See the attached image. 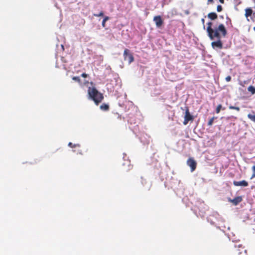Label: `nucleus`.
Returning <instances> with one entry per match:
<instances>
[{"mask_svg": "<svg viewBox=\"0 0 255 255\" xmlns=\"http://www.w3.org/2000/svg\"><path fill=\"white\" fill-rule=\"evenodd\" d=\"M89 98L94 101L97 105L103 99V95L95 88L89 87L88 90Z\"/></svg>", "mask_w": 255, "mask_h": 255, "instance_id": "obj_1", "label": "nucleus"}, {"mask_svg": "<svg viewBox=\"0 0 255 255\" xmlns=\"http://www.w3.org/2000/svg\"><path fill=\"white\" fill-rule=\"evenodd\" d=\"M227 33L226 29L223 24H220L218 27L214 29L212 32V39L215 38H221L222 36L225 37Z\"/></svg>", "mask_w": 255, "mask_h": 255, "instance_id": "obj_2", "label": "nucleus"}, {"mask_svg": "<svg viewBox=\"0 0 255 255\" xmlns=\"http://www.w3.org/2000/svg\"><path fill=\"white\" fill-rule=\"evenodd\" d=\"M207 221L211 225H214L217 228H219V226L224 222V220L217 213H214L212 215L208 217Z\"/></svg>", "mask_w": 255, "mask_h": 255, "instance_id": "obj_3", "label": "nucleus"}, {"mask_svg": "<svg viewBox=\"0 0 255 255\" xmlns=\"http://www.w3.org/2000/svg\"><path fill=\"white\" fill-rule=\"evenodd\" d=\"M124 56L125 60L128 61V63H131L133 61V57L130 53L129 50L126 49L124 50Z\"/></svg>", "mask_w": 255, "mask_h": 255, "instance_id": "obj_4", "label": "nucleus"}, {"mask_svg": "<svg viewBox=\"0 0 255 255\" xmlns=\"http://www.w3.org/2000/svg\"><path fill=\"white\" fill-rule=\"evenodd\" d=\"M187 164L190 167L191 171L193 172L196 168V162L192 158H190L187 161Z\"/></svg>", "mask_w": 255, "mask_h": 255, "instance_id": "obj_5", "label": "nucleus"}, {"mask_svg": "<svg viewBox=\"0 0 255 255\" xmlns=\"http://www.w3.org/2000/svg\"><path fill=\"white\" fill-rule=\"evenodd\" d=\"M193 120V116L190 114L189 110L187 109L185 112L184 121L183 122L184 125H186L188 124V122H189L190 121H192Z\"/></svg>", "mask_w": 255, "mask_h": 255, "instance_id": "obj_6", "label": "nucleus"}, {"mask_svg": "<svg viewBox=\"0 0 255 255\" xmlns=\"http://www.w3.org/2000/svg\"><path fill=\"white\" fill-rule=\"evenodd\" d=\"M212 47L214 49L219 48L222 49L223 48V43L221 40V38H217L216 41H213L211 43Z\"/></svg>", "mask_w": 255, "mask_h": 255, "instance_id": "obj_7", "label": "nucleus"}, {"mask_svg": "<svg viewBox=\"0 0 255 255\" xmlns=\"http://www.w3.org/2000/svg\"><path fill=\"white\" fill-rule=\"evenodd\" d=\"M153 21L155 23L157 27H160L163 24V21L160 16H155L153 18Z\"/></svg>", "mask_w": 255, "mask_h": 255, "instance_id": "obj_8", "label": "nucleus"}, {"mask_svg": "<svg viewBox=\"0 0 255 255\" xmlns=\"http://www.w3.org/2000/svg\"><path fill=\"white\" fill-rule=\"evenodd\" d=\"M207 209L208 207L206 206L204 203H201L200 206L199 207L200 216H201V217H203L205 211L207 210Z\"/></svg>", "mask_w": 255, "mask_h": 255, "instance_id": "obj_9", "label": "nucleus"}, {"mask_svg": "<svg viewBox=\"0 0 255 255\" xmlns=\"http://www.w3.org/2000/svg\"><path fill=\"white\" fill-rule=\"evenodd\" d=\"M207 25H208V26L207 28V32L208 33V35L210 39H212V32L214 29V28H212V22H208Z\"/></svg>", "mask_w": 255, "mask_h": 255, "instance_id": "obj_10", "label": "nucleus"}, {"mask_svg": "<svg viewBox=\"0 0 255 255\" xmlns=\"http://www.w3.org/2000/svg\"><path fill=\"white\" fill-rule=\"evenodd\" d=\"M233 184L236 186L247 187L248 186V183L245 180L240 181H234Z\"/></svg>", "mask_w": 255, "mask_h": 255, "instance_id": "obj_11", "label": "nucleus"}, {"mask_svg": "<svg viewBox=\"0 0 255 255\" xmlns=\"http://www.w3.org/2000/svg\"><path fill=\"white\" fill-rule=\"evenodd\" d=\"M242 200V198L240 196H238L233 199H230L229 201L232 203L234 205H237L240 203Z\"/></svg>", "mask_w": 255, "mask_h": 255, "instance_id": "obj_12", "label": "nucleus"}, {"mask_svg": "<svg viewBox=\"0 0 255 255\" xmlns=\"http://www.w3.org/2000/svg\"><path fill=\"white\" fill-rule=\"evenodd\" d=\"M253 11L251 8H247L246 9L245 16L247 18H248L249 16H250L252 15H253ZM247 19L248 21L249 20V19L248 18H247Z\"/></svg>", "mask_w": 255, "mask_h": 255, "instance_id": "obj_13", "label": "nucleus"}, {"mask_svg": "<svg viewBox=\"0 0 255 255\" xmlns=\"http://www.w3.org/2000/svg\"><path fill=\"white\" fill-rule=\"evenodd\" d=\"M208 17L211 20H215L217 18V14L215 12H210L208 14Z\"/></svg>", "mask_w": 255, "mask_h": 255, "instance_id": "obj_14", "label": "nucleus"}, {"mask_svg": "<svg viewBox=\"0 0 255 255\" xmlns=\"http://www.w3.org/2000/svg\"><path fill=\"white\" fill-rule=\"evenodd\" d=\"M100 108L103 111H107L109 109V106L108 104H103L100 106Z\"/></svg>", "mask_w": 255, "mask_h": 255, "instance_id": "obj_15", "label": "nucleus"}, {"mask_svg": "<svg viewBox=\"0 0 255 255\" xmlns=\"http://www.w3.org/2000/svg\"><path fill=\"white\" fill-rule=\"evenodd\" d=\"M248 90L252 94L254 95L255 94V87L253 86H250L248 88Z\"/></svg>", "mask_w": 255, "mask_h": 255, "instance_id": "obj_16", "label": "nucleus"}, {"mask_svg": "<svg viewBox=\"0 0 255 255\" xmlns=\"http://www.w3.org/2000/svg\"><path fill=\"white\" fill-rule=\"evenodd\" d=\"M110 19V17L109 16H106L104 18L102 22V25L103 27H105V23L107 21Z\"/></svg>", "mask_w": 255, "mask_h": 255, "instance_id": "obj_17", "label": "nucleus"}, {"mask_svg": "<svg viewBox=\"0 0 255 255\" xmlns=\"http://www.w3.org/2000/svg\"><path fill=\"white\" fill-rule=\"evenodd\" d=\"M68 145V146H69V147H70L71 148H74V147H80V145L79 144H73L71 142H69Z\"/></svg>", "mask_w": 255, "mask_h": 255, "instance_id": "obj_18", "label": "nucleus"}, {"mask_svg": "<svg viewBox=\"0 0 255 255\" xmlns=\"http://www.w3.org/2000/svg\"><path fill=\"white\" fill-rule=\"evenodd\" d=\"M248 117L251 121L255 122V115H252V114H249L248 115Z\"/></svg>", "mask_w": 255, "mask_h": 255, "instance_id": "obj_19", "label": "nucleus"}, {"mask_svg": "<svg viewBox=\"0 0 255 255\" xmlns=\"http://www.w3.org/2000/svg\"><path fill=\"white\" fill-rule=\"evenodd\" d=\"M72 80L78 82L80 85L81 84V79L79 77L74 76L72 77Z\"/></svg>", "mask_w": 255, "mask_h": 255, "instance_id": "obj_20", "label": "nucleus"}, {"mask_svg": "<svg viewBox=\"0 0 255 255\" xmlns=\"http://www.w3.org/2000/svg\"><path fill=\"white\" fill-rule=\"evenodd\" d=\"M229 108L231 110H237V111H239L240 109L239 107H235V106H230Z\"/></svg>", "mask_w": 255, "mask_h": 255, "instance_id": "obj_21", "label": "nucleus"}, {"mask_svg": "<svg viewBox=\"0 0 255 255\" xmlns=\"http://www.w3.org/2000/svg\"><path fill=\"white\" fill-rule=\"evenodd\" d=\"M222 108V106L221 104L218 105L217 107L216 108V113H217V114L219 113Z\"/></svg>", "mask_w": 255, "mask_h": 255, "instance_id": "obj_22", "label": "nucleus"}, {"mask_svg": "<svg viewBox=\"0 0 255 255\" xmlns=\"http://www.w3.org/2000/svg\"><path fill=\"white\" fill-rule=\"evenodd\" d=\"M215 119V117H213L208 122V125L209 126H211L213 124V121Z\"/></svg>", "mask_w": 255, "mask_h": 255, "instance_id": "obj_23", "label": "nucleus"}, {"mask_svg": "<svg viewBox=\"0 0 255 255\" xmlns=\"http://www.w3.org/2000/svg\"><path fill=\"white\" fill-rule=\"evenodd\" d=\"M94 15L96 17L102 16L104 15V12L101 11L99 13H94Z\"/></svg>", "mask_w": 255, "mask_h": 255, "instance_id": "obj_24", "label": "nucleus"}, {"mask_svg": "<svg viewBox=\"0 0 255 255\" xmlns=\"http://www.w3.org/2000/svg\"><path fill=\"white\" fill-rule=\"evenodd\" d=\"M217 10L218 12H220L222 10V7L221 5H218L217 7Z\"/></svg>", "mask_w": 255, "mask_h": 255, "instance_id": "obj_25", "label": "nucleus"}, {"mask_svg": "<svg viewBox=\"0 0 255 255\" xmlns=\"http://www.w3.org/2000/svg\"><path fill=\"white\" fill-rule=\"evenodd\" d=\"M253 174L252 176V178L255 177V165L253 166Z\"/></svg>", "mask_w": 255, "mask_h": 255, "instance_id": "obj_26", "label": "nucleus"}, {"mask_svg": "<svg viewBox=\"0 0 255 255\" xmlns=\"http://www.w3.org/2000/svg\"><path fill=\"white\" fill-rule=\"evenodd\" d=\"M238 255H246V251L244 250V253L239 252Z\"/></svg>", "mask_w": 255, "mask_h": 255, "instance_id": "obj_27", "label": "nucleus"}, {"mask_svg": "<svg viewBox=\"0 0 255 255\" xmlns=\"http://www.w3.org/2000/svg\"><path fill=\"white\" fill-rule=\"evenodd\" d=\"M231 77L230 76H228L227 77H226V80L227 82H229L231 81Z\"/></svg>", "mask_w": 255, "mask_h": 255, "instance_id": "obj_28", "label": "nucleus"}, {"mask_svg": "<svg viewBox=\"0 0 255 255\" xmlns=\"http://www.w3.org/2000/svg\"><path fill=\"white\" fill-rule=\"evenodd\" d=\"M87 76H88V75H87V74H86V73H83V74H82V75H81V76H82V77L84 78H86V77H87Z\"/></svg>", "mask_w": 255, "mask_h": 255, "instance_id": "obj_29", "label": "nucleus"}, {"mask_svg": "<svg viewBox=\"0 0 255 255\" xmlns=\"http://www.w3.org/2000/svg\"><path fill=\"white\" fill-rule=\"evenodd\" d=\"M253 18H255L254 19H253V20L255 21V11L253 12Z\"/></svg>", "mask_w": 255, "mask_h": 255, "instance_id": "obj_30", "label": "nucleus"}, {"mask_svg": "<svg viewBox=\"0 0 255 255\" xmlns=\"http://www.w3.org/2000/svg\"><path fill=\"white\" fill-rule=\"evenodd\" d=\"M214 2L213 0H208V3H212Z\"/></svg>", "mask_w": 255, "mask_h": 255, "instance_id": "obj_31", "label": "nucleus"}, {"mask_svg": "<svg viewBox=\"0 0 255 255\" xmlns=\"http://www.w3.org/2000/svg\"><path fill=\"white\" fill-rule=\"evenodd\" d=\"M219 1L222 3H223L224 2V0H219Z\"/></svg>", "mask_w": 255, "mask_h": 255, "instance_id": "obj_32", "label": "nucleus"}, {"mask_svg": "<svg viewBox=\"0 0 255 255\" xmlns=\"http://www.w3.org/2000/svg\"><path fill=\"white\" fill-rule=\"evenodd\" d=\"M201 20H202V22L204 23V21H205L204 19V18H202Z\"/></svg>", "mask_w": 255, "mask_h": 255, "instance_id": "obj_33", "label": "nucleus"}, {"mask_svg": "<svg viewBox=\"0 0 255 255\" xmlns=\"http://www.w3.org/2000/svg\"><path fill=\"white\" fill-rule=\"evenodd\" d=\"M79 154H82V151H81V150H79Z\"/></svg>", "mask_w": 255, "mask_h": 255, "instance_id": "obj_34", "label": "nucleus"}, {"mask_svg": "<svg viewBox=\"0 0 255 255\" xmlns=\"http://www.w3.org/2000/svg\"><path fill=\"white\" fill-rule=\"evenodd\" d=\"M61 48L64 49V46L63 45H61Z\"/></svg>", "mask_w": 255, "mask_h": 255, "instance_id": "obj_35", "label": "nucleus"}, {"mask_svg": "<svg viewBox=\"0 0 255 255\" xmlns=\"http://www.w3.org/2000/svg\"><path fill=\"white\" fill-rule=\"evenodd\" d=\"M143 181H144V180L142 179L141 183H142V184L143 185V184H144V183H143Z\"/></svg>", "mask_w": 255, "mask_h": 255, "instance_id": "obj_36", "label": "nucleus"}, {"mask_svg": "<svg viewBox=\"0 0 255 255\" xmlns=\"http://www.w3.org/2000/svg\"><path fill=\"white\" fill-rule=\"evenodd\" d=\"M185 13L187 14H189V12L188 11H186Z\"/></svg>", "mask_w": 255, "mask_h": 255, "instance_id": "obj_37", "label": "nucleus"}, {"mask_svg": "<svg viewBox=\"0 0 255 255\" xmlns=\"http://www.w3.org/2000/svg\"><path fill=\"white\" fill-rule=\"evenodd\" d=\"M180 184H182V183L180 182H179V185H180Z\"/></svg>", "mask_w": 255, "mask_h": 255, "instance_id": "obj_38", "label": "nucleus"}, {"mask_svg": "<svg viewBox=\"0 0 255 255\" xmlns=\"http://www.w3.org/2000/svg\"><path fill=\"white\" fill-rule=\"evenodd\" d=\"M241 246V245H240L238 246L239 247H240Z\"/></svg>", "mask_w": 255, "mask_h": 255, "instance_id": "obj_39", "label": "nucleus"}, {"mask_svg": "<svg viewBox=\"0 0 255 255\" xmlns=\"http://www.w3.org/2000/svg\"><path fill=\"white\" fill-rule=\"evenodd\" d=\"M254 29L255 30V27H254Z\"/></svg>", "mask_w": 255, "mask_h": 255, "instance_id": "obj_40", "label": "nucleus"}, {"mask_svg": "<svg viewBox=\"0 0 255 255\" xmlns=\"http://www.w3.org/2000/svg\"><path fill=\"white\" fill-rule=\"evenodd\" d=\"M254 8H255V5Z\"/></svg>", "mask_w": 255, "mask_h": 255, "instance_id": "obj_41", "label": "nucleus"}]
</instances>
